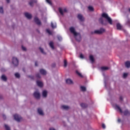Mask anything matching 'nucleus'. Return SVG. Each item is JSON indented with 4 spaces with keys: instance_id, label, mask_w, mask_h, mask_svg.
Listing matches in <instances>:
<instances>
[{
    "instance_id": "nucleus-1",
    "label": "nucleus",
    "mask_w": 130,
    "mask_h": 130,
    "mask_svg": "<svg viewBox=\"0 0 130 130\" xmlns=\"http://www.w3.org/2000/svg\"><path fill=\"white\" fill-rule=\"evenodd\" d=\"M112 105L113 107L117 110V111L120 112V113H123L124 115H129V112H128L127 109L122 110L121 108H120V107L116 104H112Z\"/></svg>"
},
{
    "instance_id": "nucleus-2",
    "label": "nucleus",
    "mask_w": 130,
    "mask_h": 130,
    "mask_svg": "<svg viewBox=\"0 0 130 130\" xmlns=\"http://www.w3.org/2000/svg\"><path fill=\"white\" fill-rule=\"evenodd\" d=\"M70 32H71V33L73 34L77 41H81L82 39V38L81 37V35L79 33L76 32V29H75V27H70Z\"/></svg>"
},
{
    "instance_id": "nucleus-3",
    "label": "nucleus",
    "mask_w": 130,
    "mask_h": 130,
    "mask_svg": "<svg viewBox=\"0 0 130 130\" xmlns=\"http://www.w3.org/2000/svg\"><path fill=\"white\" fill-rule=\"evenodd\" d=\"M102 17L103 18H105V19H106L108 21V23H109L110 25H112V19H111V18L109 17L108 14L106 13H103L102 14Z\"/></svg>"
},
{
    "instance_id": "nucleus-4",
    "label": "nucleus",
    "mask_w": 130,
    "mask_h": 130,
    "mask_svg": "<svg viewBox=\"0 0 130 130\" xmlns=\"http://www.w3.org/2000/svg\"><path fill=\"white\" fill-rule=\"evenodd\" d=\"M105 32V29L102 28L100 30H95L94 31V32H92V34H102V33H104Z\"/></svg>"
},
{
    "instance_id": "nucleus-5",
    "label": "nucleus",
    "mask_w": 130,
    "mask_h": 130,
    "mask_svg": "<svg viewBox=\"0 0 130 130\" xmlns=\"http://www.w3.org/2000/svg\"><path fill=\"white\" fill-rule=\"evenodd\" d=\"M58 11H59L60 15H61V16H63V15H64V14H66V13H67V12H68V10L66 8H60L58 9Z\"/></svg>"
},
{
    "instance_id": "nucleus-6",
    "label": "nucleus",
    "mask_w": 130,
    "mask_h": 130,
    "mask_svg": "<svg viewBox=\"0 0 130 130\" xmlns=\"http://www.w3.org/2000/svg\"><path fill=\"white\" fill-rule=\"evenodd\" d=\"M13 117L14 118V119L16 121H20L22 120V117H21V116L15 114L13 115Z\"/></svg>"
},
{
    "instance_id": "nucleus-7",
    "label": "nucleus",
    "mask_w": 130,
    "mask_h": 130,
    "mask_svg": "<svg viewBox=\"0 0 130 130\" xmlns=\"http://www.w3.org/2000/svg\"><path fill=\"white\" fill-rule=\"evenodd\" d=\"M12 63L14 64V66H15L16 67L19 65V60H18V58H17V57H13Z\"/></svg>"
},
{
    "instance_id": "nucleus-8",
    "label": "nucleus",
    "mask_w": 130,
    "mask_h": 130,
    "mask_svg": "<svg viewBox=\"0 0 130 130\" xmlns=\"http://www.w3.org/2000/svg\"><path fill=\"white\" fill-rule=\"evenodd\" d=\"M34 96L36 99H40V93L38 91H35L34 93Z\"/></svg>"
},
{
    "instance_id": "nucleus-9",
    "label": "nucleus",
    "mask_w": 130,
    "mask_h": 130,
    "mask_svg": "<svg viewBox=\"0 0 130 130\" xmlns=\"http://www.w3.org/2000/svg\"><path fill=\"white\" fill-rule=\"evenodd\" d=\"M38 113L39 115H41L42 116L44 115V112L43 111V110L40 108L38 109Z\"/></svg>"
},
{
    "instance_id": "nucleus-10",
    "label": "nucleus",
    "mask_w": 130,
    "mask_h": 130,
    "mask_svg": "<svg viewBox=\"0 0 130 130\" xmlns=\"http://www.w3.org/2000/svg\"><path fill=\"white\" fill-rule=\"evenodd\" d=\"M48 94V92L47 90H43L42 91V97L43 98H46L47 97V95Z\"/></svg>"
},
{
    "instance_id": "nucleus-11",
    "label": "nucleus",
    "mask_w": 130,
    "mask_h": 130,
    "mask_svg": "<svg viewBox=\"0 0 130 130\" xmlns=\"http://www.w3.org/2000/svg\"><path fill=\"white\" fill-rule=\"evenodd\" d=\"M1 80L4 82H7L8 80V77H7L5 75H2L1 76Z\"/></svg>"
},
{
    "instance_id": "nucleus-12",
    "label": "nucleus",
    "mask_w": 130,
    "mask_h": 130,
    "mask_svg": "<svg viewBox=\"0 0 130 130\" xmlns=\"http://www.w3.org/2000/svg\"><path fill=\"white\" fill-rule=\"evenodd\" d=\"M34 21L38 25H41V22L37 17H35Z\"/></svg>"
},
{
    "instance_id": "nucleus-13",
    "label": "nucleus",
    "mask_w": 130,
    "mask_h": 130,
    "mask_svg": "<svg viewBox=\"0 0 130 130\" xmlns=\"http://www.w3.org/2000/svg\"><path fill=\"white\" fill-rule=\"evenodd\" d=\"M78 18L79 19V20H80V21H81V22H83V21H84L85 20V18H84V17H83V15H81V14H78Z\"/></svg>"
},
{
    "instance_id": "nucleus-14",
    "label": "nucleus",
    "mask_w": 130,
    "mask_h": 130,
    "mask_svg": "<svg viewBox=\"0 0 130 130\" xmlns=\"http://www.w3.org/2000/svg\"><path fill=\"white\" fill-rule=\"evenodd\" d=\"M66 83H67V84H68L69 85H72V84H74L73 80H72V79H67Z\"/></svg>"
},
{
    "instance_id": "nucleus-15",
    "label": "nucleus",
    "mask_w": 130,
    "mask_h": 130,
    "mask_svg": "<svg viewBox=\"0 0 130 130\" xmlns=\"http://www.w3.org/2000/svg\"><path fill=\"white\" fill-rule=\"evenodd\" d=\"M89 60H90L91 62L93 63L94 61H95V58H94V56L92 55H89Z\"/></svg>"
},
{
    "instance_id": "nucleus-16",
    "label": "nucleus",
    "mask_w": 130,
    "mask_h": 130,
    "mask_svg": "<svg viewBox=\"0 0 130 130\" xmlns=\"http://www.w3.org/2000/svg\"><path fill=\"white\" fill-rule=\"evenodd\" d=\"M25 16L27 19H31V18H32V15L29 13H25Z\"/></svg>"
},
{
    "instance_id": "nucleus-17",
    "label": "nucleus",
    "mask_w": 130,
    "mask_h": 130,
    "mask_svg": "<svg viewBox=\"0 0 130 130\" xmlns=\"http://www.w3.org/2000/svg\"><path fill=\"white\" fill-rule=\"evenodd\" d=\"M37 84L39 87H43V83L40 81H37Z\"/></svg>"
},
{
    "instance_id": "nucleus-18",
    "label": "nucleus",
    "mask_w": 130,
    "mask_h": 130,
    "mask_svg": "<svg viewBox=\"0 0 130 130\" xmlns=\"http://www.w3.org/2000/svg\"><path fill=\"white\" fill-rule=\"evenodd\" d=\"M122 28V26H121V24H120V23H117V29L118 30H121Z\"/></svg>"
},
{
    "instance_id": "nucleus-19",
    "label": "nucleus",
    "mask_w": 130,
    "mask_h": 130,
    "mask_svg": "<svg viewBox=\"0 0 130 130\" xmlns=\"http://www.w3.org/2000/svg\"><path fill=\"white\" fill-rule=\"evenodd\" d=\"M40 72L42 75H46L47 72L44 69L40 70Z\"/></svg>"
},
{
    "instance_id": "nucleus-20",
    "label": "nucleus",
    "mask_w": 130,
    "mask_h": 130,
    "mask_svg": "<svg viewBox=\"0 0 130 130\" xmlns=\"http://www.w3.org/2000/svg\"><path fill=\"white\" fill-rule=\"evenodd\" d=\"M62 109H65L66 110H68V109H70V107L67 105H62L61 106Z\"/></svg>"
},
{
    "instance_id": "nucleus-21",
    "label": "nucleus",
    "mask_w": 130,
    "mask_h": 130,
    "mask_svg": "<svg viewBox=\"0 0 130 130\" xmlns=\"http://www.w3.org/2000/svg\"><path fill=\"white\" fill-rule=\"evenodd\" d=\"M51 27L53 29L56 28V22H51Z\"/></svg>"
},
{
    "instance_id": "nucleus-22",
    "label": "nucleus",
    "mask_w": 130,
    "mask_h": 130,
    "mask_svg": "<svg viewBox=\"0 0 130 130\" xmlns=\"http://www.w3.org/2000/svg\"><path fill=\"white\" fill-rule=\"evenodd\" d=\"M125 66L126 68H130V62L129 61H127L125 62Z\"/></svg>"
},
{
    "instance_id": "nucleus-23",
    "label": "nucleus",
    "mask_w": 130,
    "mask_h": 130,
    "mask_svg": "<svg viewBox=\"0 0 130 130\" xmlns=\"http://www.w3.org/2000/svg\"><path fill=\"white\" fill-rule=\"evenodd\" d=\"M49 46L52 48V49H54V46L53 45V42H50L49 43Z\"/></svg>"
},
{
    "instance_id": "nucleus-24",
    "label": "nucleus",
    "mask_w": 130,
    "mask_h": 130,
    "mask_svg": "<svg viewBox=\"0 0 130 130\" xmlns=\"http://www.w3.org/2000/svg\"><path fill=\"white\" fill-rule=\"evenodd\" d=\"M102 71H108V70H109V68L107 67H103L101 68Z\"/></svg>"
},
{
    "instance_id": "nucleus-25",
    "label": "nucleus",
    "mask_w": 130,
    "mask_h": 130,
    "mask_svg": "<svg viewBox=\"0 0 130 130\" xmlns=\"http://www.w3.org/2000/svg\"><path fill=\"white\" fill-rule=\"evenodd\" d=\"M80 106H81L82 108H86V107H87L88 105L86 104L82 103V104H81Z\"/></svg>"
},
{
    "instance_id": "nucleus-26",
    "label": "nucleus",
    "mask_w": 130,
    "mask_h": 130,
    "mask_svg": "<svg viewBox=\"0 0 130 130\" xmlns=\"http://www.w3.org/2000/svg\"><path fill=\"white\" fill-rule=\"evenodd\" d=\"M80 89L83 92H85L86 90V87L83 86L80 87Z\"/></svg>"
},
{
    "instance_id": "nucleus-27",
    "label": "nucleus",
    "mask_w": 130,
    "mask_h": 130,
    "mask_svg": "<svg viewBox=\"0 0 130 130\" xmlns=\"http://www.w3.org/2000/svg\"><path fill=\"white\" fill-rule=\"evenodd\" d=\"M88 9L90 12H93V11H94V8L92 6H89Z\"/></svg>"
},
{
    "instance_id": "nucleus-28",
    "label": "nucleus",
    "mask_w": 130,
    "mask_h": 130,
    "mask_svg": "<svg viewBox=\"0 0 130 130\" xmlns=\"http://www.w3.org/2000/svg\"><path fill=\"white\" fill-rule=\"evenodd\" d=\"M99 22H100V23H101L103 24H104V20H103V18L101 17V18H100L99 19Z\"/></svg>"
},
{
    "instance_id": "nucleus-29",
    "label": "nucleus",
    "mask_w": 130,
    "mask_h": 130,
    "mask_svg": "<svg viewBox=\"0 0 130 130\" xmlns=\"http://www.w3.org/2000/svg\"><path fill=\"white\" fill-rule=\"evenodd\" d=\"M40 50L41 52H42V53H43V54H46V53L45 52H44V50L43 49V48H40Z\"/></svg>"
},
{
    "instance_id": "nucleus-30",
    "label": "nucleus",
    "mask_w": 130,
    "mask_h": 130,
    "mask_svg": "<svg viewBox=\"0 0 130 130\" xmlns=\"http://www.w3.org/2000/svg\"><path fill=\"white\" fill-rule=\"evenodd\" d=\"M33 3H36V1L35 0H30V2H29L30 6H32Z\"/></svg>"
},
{
    "instance_id": "nucleus-31",
    "label": "nucleus",
    "mask_w": 130,
    "mask_h": 130,
    "mask_svg": "<svg viewBox=\"0 0 130 130\" xmlns=\"http://www.w3.org/2000/svg\"><path fill=\"white\" fill-rule=\"evenodd\" d=\"M5 127L6 130H11V128L10 127V126H8L7 124H5Z\"/></svg>"
},
{
    "instance_id": "nucleus-32",
    "label": "nucleus",
    "mask_w": 130,
    "mask_h": 130,
    "mask_svg": "<svg viewBox=\"0 0 130 130\" xmlns=\"http://www.w3.org/2000/svg\"><path fill=\"white\" fill-rule=\"evenodd\" d=\"M76 74L77 75H78V76L79 77H80L81 78H83V75H82V74H81L80 72H79V71H76Z\"/></svg>"
},
{
    "instance_id": "nucleus-33",
    "label": "nucleus",
    "mask_w": 130,
    "mask_h": 130,
    "mask_svg": "<svg viewBox=\"0 0 130 130\" xmlns=\"http://www.w3.org/2000/svg\"><path fill=\"white\" fill-rule=\"evenodd\" d=\"M15 76L16 77V78H17L18 79H19V78H20V74L16 73L15 74Z\"/></svg>"
},
{
    "instance_id": "nucleus-34",
    "label": "nucleus",
    "mask_w": 130,
    "mask_h": 130,
    "mask_svg": "<svg viewBox=\"0 0 130 130\" xmlns=\"http://www.w3.org/2000/svg\"><path fill=\"white\" fill-rule=\"evenodd\" d=\"M0 13L1 14H4V8L2 7H0Z\"/></svg>"
},
{
    "instance_id": "nucleus-35",
    "label": "nucleus",
    "mask_w": 130,
    "mask_h": 130,
    "mask_svg": "<svg viewBox=\"0 0 130 130\" xmlns=\"http://www.w3.org/2000/svg\"><path fill=\"white\" fill-rule=\"evenodd\" d=\"M68 66V62L66 61V60H64V68H67Z\"/></svg>"
},
{
    "instance_id": "nucleus-36",
    "label": "nucleus",
    "mask_w": 130,
    "mask_h": 130,
    "mask_svg": "<svg viewBox=\"0 0 130 130\" xmlns=\"http://www.w3.org/2000/svg\"><path fill=\"white\" fill-rule=\"evenodd\" d=\"M36 76L38 79H40V78H41V76L39 73L37 74Z\"/></svg>"
},
{
    "instance_id": "nucleus-37",
    "label": "nucleus",
    "mask_w": 130,
    "mask_h": 130,
    "mask_svg": "<svg viewBox=\"0 0 130 130\" xmlns=\"http://www.w3.org/2000/svg\"><path fill=\"white\" fill-rule=\"evenodd\" d=\"M46 1L48 4H49V5H50V6L52 5V3H51V1H50V0H46Z\"/></svg>"
},
{
    "instance_id": "nucleus-38",
    "label": "nucleus",
    "mask_w": 130,
    "mask_h": 130,
    "mask_svg": "<svg viewBox=\"0 0 130 130\" xmlns=\"http://www.w3.org/2000/svg\"><path fill=\"white\" fill-rule=\"evenodd\" d=\"M46 31H47V32L48 33V34H49L50 35H51L52 33L49 29H47Z\"/></svg>"
},
{
    "instance_id": "nucleus-39",
    "label": "nucleus",
    "mask_w": 130,
    "mask_h": 130,
    "mask_svg": "<svg viewBox=\"0 0 130 130\" xmlns=\"http://www.w3.org/2000/svg\"><path fill=\"white\" fill-rule=\"evenodd\" d=\"M2 116H3V118L4 119H7V116H6V115H5V114H2Z\"/></svg>"
},
{
    "instance_id": "nucleus-40",
    "label": "nucleus",
    "mask_w": 130,
    "mask_h": 130,
    "mask_svg": "<svg viewBox=\"0 0 130 130\" xmlns=\"http://www.w3.org/2000/svg\"><path fill=\"white\" fill-rule=\"evenodd\" d=\"M127 73H124L123 75V78H126V77H127Z\"/></svg>"
},
{
    "instance_id": "nucleus-41",
    "label": "nucleus",
    "mask_w": 130,
    "mask_h": 130,
    "mask_svg": "<svg viewBox=\"0 0 130 130\" xmlns=\"http://www.w3.org/2000/svg\"><path fill=\"white\" fill-rule=\"evenodd\" d=\"M58 40H59V41H61V40H62V38H61V36H58Z\"/></svg>"
},
{
    "instance_id": "nucleus-42",
    "label": "nucleus",
    "mask_w": 130,
    "mask_h": 130,
    "mask_svg": "<svg viewBox=\"0 0 130 130\" xmlns=\"http://www.w3.org/2000/svg\"><path fill=\"white\" fill-rule=\"evenodd\" d=\"M22 50H23L24 51H26V47H24V46H22Z\"/></svg>"
},
{
    "instance_id": "nucleus-43",
    "label": "nucleus",
    "mask_w": 130,
    "mask_h": 130,
    "mask_svg": "<svg viewBox=\"0 0 130 130\" xmlns=\"http://www.w3.org/2000/svg\"><path fill=\"white\" fill-rule=\"evenodd\" d=\"M80 58H84V55L82 54L80 55Z\"/></svg>"
},
{
    "instance_id": "nucleus-44",
    "label": "nucleus",
    "mask_w": 130,
    "mask_h": 130,
    "mask_svg": "<svg viewBox=\"0 0 130 130\" xmlns=\"http://www.w3.org/2000/svg\"><path fill=\"white\" fill-rule=\"evenodd\" d=\"M102 127H103V128H106V126L105 125V124H102Z\"/></svg>"
},
{
    "instance_id": "nucleus-45",
    "label": "nucleus",
    "mask_w": 130,
    "mask_h": 130,
    "mask_svg": "<svg viewBox=\"0 0 130 130\" xmlns=\"http://www.w3.org/2000/svg\"><path fill=\"white\" fill-rule=\"evenodd\" d=\"M35 66L36 67H37L38 66V62H35Z\"/></svg>"
},
{
    "instance_id": "nucleus-46",
    "label": "nucleus",
    "mask_w": 130,
    "mask_h": 130,
    "mask_svg": "<svg viewBox=\"0 0 130 130\" xmlns=\"http://www.w3.org/2000/svg\"><path fill=\"white\" fill-rule=\"evenodd\" d=\"M6 1H7V3H10V0H6Z\"/></svg>"
},
{
    "instance_id": "nucleus-47",
    "label": "nucleus",
    "mask_w": 130,
    "mask_h": 130,
    "mask_svg": "<svg viewBox=\"0 0 130 130\" xmlns=\"http://www.w3.org/2000/svg\"><path fill=\"white\" fill-rule=\"evenodd\" d=\"M120 100H122V96L120 97Z\"/></svg>"
},
{
    "instance_id": "nucleus-48",
    "label": "nucleus",
    "mask_w": 130,
    "mask_h": 130,
    "mask_svg": "<svg viewBox=\"0 0 130 130\" xmlns=\"http://www.w3.org/2000/svg\"><path fill=\"white\" fill-rule=\"evenodd\" d=\"M118 122H120V119H118Z\"/></svg>"
},
{
    "instance_id": "nucleus-49",
    "label": "nucleus",
    "mask_w": 130,
    "mask_h": 130,
    "mask_svg": "<svg viewBox=\"0 0 130 130\" xmlns=\"http://www.w3.org/2000/svg\"><path fill=\"white\" fill-rule=\"evenodd\" d=\"M103 76H104V77H105V75L104 74H103Z\"/></svg>"
}]
</instances>
